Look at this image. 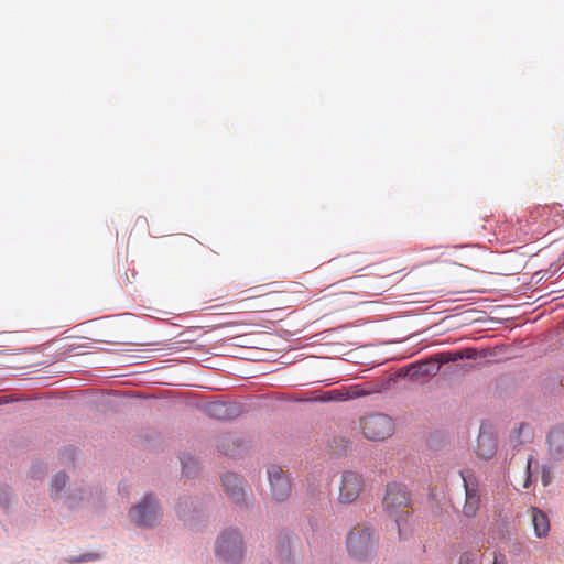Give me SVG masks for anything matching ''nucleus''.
Returning <instances> with one entry per match:
<instances>
[{
    "mask_svg": "<svg viewBox=\"0 0 564 564\" xmlns=\"http://www.w3.org/2000/svg\"><path fill=\"white\" fill-rule=\"evenodd\" d=\"M382 507L386 513L394 520L399 538L408 539L412 534L410 521L412 500L408 488L395 481L388 484L382 499Z\"/></svg>",
    "mask_w": 564,
    "mask_h": 564,
    "instance_id": "obj_1",
    "label": "nucleus"
},
{
    "mask_svg": "<svg viewBox=\"0 0 564 564\" xmlns=\"http://www.w3.org/2000/svg\"><path fill=\"white\" fill-rule=\"evenodd\" d=\"M395 430L394 419L382 412H368L358 420V431L369 442H384L394 435Z\"/></svg>",
    "mask_w": 564,
    "mask_h": 564,
    "instance_id": "obj_2",
    "label": "nucleus"
},
{
    "mask_svg": "<svg viewBox=\"0 0 564 564\" xmlns=\"http://www.w3.org/2000/svg\"><path fill=\"white\" fill-rule=\"evenodd\" d=\"M378 534L367 525H356L347 534V551L356 560H366L375 554Z\"/></svg>",
    "mask_w": 564,
    "mask_h": 564,
    "instance_id": "obj_3",
    "label": "nucleus"
},
{
    "mask_svg": "<svg viewBox=\"0 0 564 564\" xmlns=\"http://www.w3.org/2000/svg\"><path fill=\"white\" fill-rule=\"evenodd\" d=\"M131 522L138 527L151 528L160 523L161 509L152 495L142 497L129 512Z\"/></svg>",
    "mask_w": 564,
    "mask_h": 564,
    "instance_id": "obj_4",
    "label": "nucleus"
},
{
    "mask_svg": "<svg viewBox=\"0 0 564 564\" xmlns=\"http://www.w3.org/2000/svg\"><path fill=\"white\" fill-rule=\"evenodd\" d=\"M216 554L227 563L236 564L242 558V539L238 531L225 530L216 541Z\"/></svg>",
    "mask_w": 564,
    "mask_h": 564,
    "instance_id": "obj_5",
    "label": "nucleus"
},
{
    "mask_svg": "<svg viewBox=\"0 0 564 564\" xmlns=\"http://www.w3.org/2000/svg\"><path fill=\"white\" fill-rule=\"evenodd\" d=\"M460 476L465 489V503L463 506V514L467 518H474L480 508L479 484L469 470L460 471Z\"/></svg>",
    "mask_w": 564,
    "mask_h": 564,
    "instance_id": "obj_6",
    "label": "nucleus"
},
{
    "mask_svg": "<svg viewBox=\"0 0 564 564\" xmlns=\"http://www.w3.org/2000/svg\"><path fill=\"white\" fill-rule=\"evenodd\" d=\"M365 489L362 475L354 470H346L341 475L338 500L343 503L356 501Z\"/></svg>",
    "mask_w": 564,
    "mask_h": 564,
    "instance_id": "obj_7",
    "label": "nucleus"
},
{
    "mask_svg": "<svg viewBox=\"0 0 564 564\" xmlns=\"http://www.w3.org/2000/svg\"><path fill=\"white\" fill-rule=\"evenodd\" d=\"M268 478L273 499L282 501L291 494V482L285 471L278 465L268 468Z\"/></svg>",
    "mask_w": 564,
    "mask_h": 564,
    "instance_id": "obj_8",
    "label": "nucleus"
},
{
    "mask_svg": "<svg viewBox=\"0 0 564 564\" xmlns=\"http://www.w3.org/2000/svg\"><path fill=\"white\" fill-rule=\"evenodd\" d=\"M497 448L496 435L491 431L481 426L475 447L476 455L481 459H490L496 455Z\"/></svg>",
    "mask_w": 564,
    "mask_h": 564,
    "instance_id": "obj_9",
    "label": "nucleus"
},
{
    "mask_svg": "<svg viewBox=\"0 0 564 564\" xmlns=\"http://www.w3.org/2000/svg\"><path fill=\"white\" fill-rule=\"evenodd\" d=\"M547 452L552 459L561 460L564 458V429L554 427L546 437Z\"/></svg>",
    "mask_w": 564,
    "mask_h": 564,
    "instance_id": "obj_10",
    "label": "nucleus"
},
{
    "mask_svg": "<svg viewBox=\"0 0 564 564\" xmlns=\"http://www.w3.org/2000/svg\"><path fill=\"white\" fill-rule=\"evenodd\" d=\"M223 486L235 502L241 503L245 501L246 490L243 481L236 474H226L223 477Z\"/></svg>",
    "mask_w": 564,
    "mask_h": 564,
    "instance_id": "obj_11",
    "label": "nucleus"
},
{
    "mask_svg": "<svg viewBox=\"0 0 564 564\" xmlns=\"http://www.w3.org/2000/svg\"><path fill=\"white\" fill-rule=\"evenodd\" d=\"M206 410L210 416L217 420H230L238 414L237 408L226 402H212Z\"/></svg>",
    "mask_w": 564,
    "mask_h": 564,
    "instance_id": "obj_12",
    "label": "nucleus"
},
{
    "mask_svg": "<svg viewBox=\"0 0 564 564\" xmlns=\"http://www.w3.org/2000/svg\"><path fill=\"white\" fill-rule=\"evenodd\" d=\"M532 524L538 538H545L550 531V521L545 512L539 508H531Z\"/></svg>",
    "mask_w": 564,
    "mask_h": 564,
    "instance_id": "obj_13",
    "label": "nucleus"
},
{
    "mask_svg": "<svg viewBox=\"0 0 564 564\" xmlns=\"http://www.w3.org/2000/svg\"><path fill=\"white\" fill-rule=\"evenodd\" d=\"M534 438V430L528 423H520L510 434V442L513 446H520L532 442Z\"/></svg>",
    "mask_w": 564,
    "mask_h": 564,
    "instance_id": "obj_14",
    "label": "nucleus"
},
{
    "mask_svg": "<svg viewBox=\"0 0 564 564\" xmlns=\"http://www.w3.org/2000/svg\"><path fill=\"white\" fill-rule=\"evenodd\" d=\"M397 376L400 378H409L413 382L421 383L423 379V361L419 360L408 367L400 368Z\"/></svg>",
    "mask_w": 564,
    "mask_h": 564,
    "instance_id": "obj_15",
    "label": "nucleus"
},
{
    "mask_svg": "<svg viewBox=\"0 0 564 564\" xmlns=\"http://www.w3.org/2000/svg\"><path fill=\"white\" fill-rule=\"evenodd\" d=\"M449 361V358L444 354L435 355V357L430 356L425 357V375L427 373H436L440 369L441 365Z\"/></svg>",
    "mask_w": 564,
    "mask_h": 564,
    "instance_id": "obj_16",
    "label": "nucleus"
},
{
    "mask_svg": "<svg viewBox=\"0 0 564 564\" xmlns=\"http://www.w3.org/2000/svg\"><path fill=\"white\" fill-rule=\"evenodd\" d=\"M68 477L64 473L56 474L51 480V496L55 499L66 487Z\"/></svg>",
    "mask_w": 564,
    "mask_h": 564,
    "instance_id": "obj_17",
    "label": "nucleus"
},
{
    "mask_svg": "<svg viewBox=\"0 0 564 564\" xmlns=\"http://www.w3.org/2000/svg\"><path fill=\"white\" fill-rule=\"evenodd\" d=\"M261 289H262V286H256V288H250V289L243 291L246 296L242 299V301H248V300L263 297V296H272L275 294V292L262 293Z\"/></svg>",
    "mask_w": 564,
    "mask_h": 564,
    "instance_id": "obj_18",
    "label": "nucleus"
},
{
    "mask_svg": "<svg viewBox=\"0 0 564 564\" xmlns=\"http://www.w3.org/2000/svg\"><path fill=\"white\" fill-rule=\"evenodd\" d=\"M535 464L538 465L536 460L534 459V457L532 455H530L527 459V465H525V478H524V481L522 484V487L523 488H529L532 484V465Z\"/></svg>",
    "mask_w": 564,
    "mask_h": 564,
    "instance_id": "obj_19",
    "label": "nucleus"
},
{
    "mask_svg": "<svg viewBox=\"0 0 564 564\" xmlns=\"http://www.w3.org/2000/svg\"><path fill=\"white\" fill-rule=\"evenodd\" d=\"M476 555L473 552H464L459 556L458 564H475Z\"/></svg>",
    "mask_w": 564,
    "mask_h": 564,
    "instance_id": "obj_20",
    "label": "nucleus"
},
{
    "mask_svg": "<svg viewBox=\"0 0 564 564\" xmlns=\"http://www.w3.org/2000/svg\"><path fill=\"white\" fill-rule=\"evenodd\" d=\"M542 484L543 486H547L551 482V471L550 468L543 466L542 468Z\"/></svg>",
    "mask_w": 564,
    "mask_h": 564,
    "instance_id": "obj_21",
    "label": "nucleus"
},
{
    "mask_svg": "<svg viewBox=\"0 0 564 564\" xmlns=\"http://www.w3.org/2000/svg\"><path fill=\"white\" fill-rule=\"evenodd\" d=\"M274 305H275V303L268 304V305H259V306H253L252 310L253 311H270L273 308Z\"/></svg>",
    "mask_w": 564,
    "mask_h": 564,
    "instance_id": "obj_22",
    "label": "nucleus"
},
{
    "mask_svg": "<svg viewBox=\"0 0 564 564\" xmlns=\"http://www.w3.org/2000/svg\"><path fill=\"white\" fill-rule=\"evenodd\" d=\"M506 557L502 554H496L494 558V564H505Z\"/></svg>",
    "mask_w": 564,
    "mask_h": 564,
    "instance_id": "obj_23",
    "label": "nucleus"
},
{
    "mask_svg": "<svg viewBox=\"0 0 564 564\" xmlns=\"http://www.w3.org/2000/svg\"><path fill=\"white\" fill-rule=\"evenodd\" d=\"M368 393H369L368 391H364V390L352 391V393L350 394V398H359L362 395H367Z\"/></svg>",
    "mask_w": 564,
    "mask_h": 564,
    "instance_id": "obj_24",
    "label": "nucleus"
},
{
    "mask_svg": "<svg viewBox=\"0 0 564 564\" xmlns=\"http://www.w3.org/2000/svg\"><path fill=\"white\" fill-rule=\"evenodd\" d=\"M383 292V288H377L373 291L368 292L370 295H379Z\"/></svg>",
    "mask_w": 564,
    "mask_h": 564,
    "instance_id": "obj_25",
    "label": "nucleus"
}]
</instances>
